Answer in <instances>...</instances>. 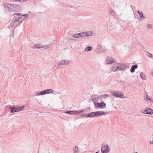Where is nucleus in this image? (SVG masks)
<instances>
[{"instance_id": "f257e3e1", "label": "nucleus", "mask_w": 153, "mask_h": 153, "mask_svg": "<svg viewBox=\"0 0 153 153\" xmlns=\"http://www.w3.org/2000/svg\"><path fill=\"white\" fill-rule=\"evenodd\" d=\"M92 35L91 32H82L79 33H76L73 35L74 38H79L81 37H85L91 36Z\"/></svg>"}, {"instance_id": "cd10ccee", "label": "nucleus", "mask_w": 153, "mask_h": 153, "mask_svg": "<svg viewBox=\"0 0 153 153\" xmlns=\"http://www.w3.org/2000/svg\"><path fill=\"white\" fill-rule=\"evenodd\" d=\"M116 29L115 28L114 29H112V30H111L110 31V33L112 35H115V33H112L113 31H116Z\"/></svg>"}, {"instance_id": "9b49d317", "label": "nucleus", "mask_w": 153, "mask_h": 153, "mask_svg": "<svg viewBox=\"0 0 153 153\" xmlns=\"http://www.w3.org/2000/svg\"><path fill=\"white\" fill-rule=\"evenodd\" d=\"M16 112H19L22 111L25 108V106L23 105L22 106H16Z\"/></svg>"}, {"instance_id": "c03bdc74", "label": "nucleus", "mask_w": 153, "mask_h": 153, "mask_svg": "<svg viewBox=\"0 0 153 153\" xmlns=\"http://www.w3.org/2000/svg\"><path fill=\"white\" fill-rule=\"evenodd\" d=\"M81 117H82V118L84 117H85V114H83L81 115Z\"/></svg>"}, {"instance_id": "f03ea898", "label": "nucleus", "mask_w": 153, "mask_h": 153, "mask_svg": "<svg viewBox=\"0 0 153 153\" xmlns=\"http://www.w3.org/2000/svg\"><path fill=\"white\" fill-rule=\"evenodd\" d=\"M105 51L104 47L102 45H98L97 48H96L95 51L97 53L99 52H103Z\"/></svg>"}, {"instance_id": "09e8293b", "label": "nucleus", "mask_w": 153, "mask_h": 153, "mask_svg": "<svg viewBox=\"0 0 153 153\" xmlns=\"http://www.w3.org/2000/svg\"><path fill=\"white\" fill-rule=\"evenodd\" d=\"M151 74H152V76L153 77V72Z\"/></svg>"}, {"instance_id": "3c124183", "label": "nucleus", "mask_w": 153, "mask_h": 153, "mask_svg": "<svg viewBox=\"0 0 153 153\" xmlns=\"http://www.w3.org/2000/svg\"><path fill=\"white\" fill-rule=\"evenodd\" d=\"M33 2H34V4H35V2H36V1H33Z\"/></svg>"}, {"instance_id": "7c9ffc66", "label": "nucleus", "mask_w": 153, "mask_h": 153, "mask_svg": "<svg viewBox=\"0 0 153 153\" xmlns=\"http://www.w3.org/2000/svg\"><path fill=\"white\" fill-rule=\"evenodd\" d=\"M66 62V60H63L61 61L60 62V64L61 65H63L65 64Z\"/></svg>"}, {"instance_id": "72a5a7b5", "label": "nucleus", "mask_w": 153, "mask_h": 153, "mask_svg": "<svg viewBox=\"0 0 153 153\" xmlns=\"http://www.w3.org/2000/svg\"><path fill=\"white\" fill-rule=\"evenodd\" d=\"M149 96L148 95H146V100H151V99L150 98H149Z\"/></svg>"}, {"instance_id": "5701e85b", "label": "nucleus", "mask_w": 153, "mask_h": 153, "mask_svg": "<svg viewBox=\"0 0 153 153\" xmlns=\"http://www.w3.org/2000/svg\"><path fill=\"white\" fill-rule=\"evenodd\" d=\"M140 75L141 77L142 78V79H146V76L145 74L143 73V72H141L140 73Z\"/></svg>"}, {"instance_id": "c756f323", "label": "nucleus", "mask_w": 153, "mask_h": 153, "mask_svg": "<svg viewBox=\"0 0 153 153\" xmlns=\"http://www.w3.org/2000/svg\"><path fill=\"white\" fill-rule=\"evenodd\" d=\"M74 152H77L78 151V147L77 146H75V147L74 148Z\"/></svg>"}, {"instance_id": "1a4fd4ad", "label": "nucleus", "mask_w": 153, "mask_h": 153, "mask_svg": "<svg viewBox=\"0 0 153 153\" xmlns=\"http://www.w3.org/2000/svg\"><path fill=\"white\" fill-rule=\"evenodd\" d=\"M106 62L107 64L112 63H114V60L111 57H108L106 59Z\"/></svg>"}, {"instance_id": "a19ab883", "label": "nucleus", "mask_w": 153, "mask_h": 153, "mask_svg": "<svg viewBox=\"0 0 153 153\" xmlns=\"http://www.w3.org/2000/svg\"><path fill=\"white\" fill-rule=\"evenodd\" d=\"M15 15H16L17 16H19V17L20 16H21V14L20 13H17L16 14H15ZM14 15H15V14H14Z\"/></svg>"}, {"instance_id": "de8ad7c7", "label": "nucleus", "mask_w": 153, "mask_h": 153, "mask_svg": "<svg viewBox=\"0 0 153 153\" xmlns=\"http://www.w3.org/2000/svg\"><path fill=\"white\" fill-rule=\"evenodd\" d=\"M65 64L68 65L69 64V62L68 61H67V62H66Z\"/></svg>"}, {"instance_id": "49530a36", "label": "nucleus", "mask_w": 153, "mask_h": 153, "mask_svg": "<svg viewBox=\"0 0 153 153\" xmlns=\"http://www.w3.org/2000/svg\"><path fill=\"white\" fill-rule=\"evenodd\" d=\"M150 143L151 144H153V140L152 141H150Z\"/></svg>"}, {"instance_id": "e433bc0d", "label": "nucleus", "mask_w": 153, "mask_h": 153, "mask_svg": "<svg viewBox=\"0 0 153 153\" xmlns=\"http://www.w3.org/2000/svg\"><path fill=\"white\" fill-rule=\"evenodd\" d=\"M147 25L148 27L149 28H152V25H150V24H149Z\"/></svg>"}, {"instance_id": "4c0bfd02", "label": "nucleus", "mask_w": 153, "mask_h": 153, "mask_svg": "<svg viewBox=\"0 0 153 153\" xmlns=\"http://www.w3.org/2000/svg\"><path fill=\"white\" fill-rule=\"evenodd\" d=\"M40 92H41V94L42 95L45 94V90H43V91H41Z\"/></svg>"}, {"instance_id": "b1692460", "label": "nucleus", "mask_w": 153, "mask_h": 153, "mask_svg": "<svg viewBox=\"0 0 153 153\" xmlns=\"http://www.w3.org/2000/svg\"><path fill=\"white\" fill-rule=\"evenodd\" d=\"M92 49V47L91 46L87 47L85 49L84 51L85 52L88 51H91Z\"/></svg>"}, {"instance_id": "412c9836", "label": "nucleus", "mask_w": 153, "mask_h": 153, "mask_svg": "<svg viewBox=\"0 0 153 153\" xmlns=\"http://www.w3.org/2000/svg\"><path fill=\"white\" fill-rule=\"evenodd\" d=\"M126 67H125V65L124 64H122V65H120V67L119 68V70H123L125 69L126 68Z\"/></svg>"}, {"instance_id": "a878e982", "label": "nucleus", "mask_w": 153, "mask_h": 153, "mask_svg": "<svg viewBox=\"0 0 153 153\" xmlns=\"http://www.w3.org/2000/svg\"><path fill=\"white\" fill-rule=\"evenodd\" d=\"M119 97H120L121 98H125V96H124L123 93L122 92H120V93H119Z\"/></svg>"}, {"instance_id": "f704fd0d", "label": "nucleus", "mask_w": 153, "mask_h": 153, "mask_svg": "<svg viewBox=\"0 0 153 153\" xmlns=\"http://www.w3.org/2000/svg\"><path fill=\"white\" fill-rule=\"evenodd\" d=\"M147 53L148 54H147L146 55L148 56L152 57L153 56V55L151 53L149 52H147Z\"/></svg>"}, {"instance_id": "423d86ee", "label": "nucleus", "mask_w": 153, "mask_h": 153, "mask_svg": "<svg viewBox=\"0 0 153 153\" xmlns=\"http://www.w3.org/2000/svg\"><path fill=\"white\" fill-rule=\"evenodd\" d=\"M4 6L5 8H7L10 10H13L14 8V4L9 3H6Z\"/></svg>"}, {"instance_id": "58836bf2", "label": "nucleus", "mask_w": 153, "mask_h": 153, "mask_svg": "<svg viewBox=\"0 0 153 153\" xmlns=\"http://www.w3.org/2000/svg\"><path fill=\"white\" fill-rule=\"evenodd\" d=\"M56 65L58 66H59L61 65L60 64V62L56 63Z\"/></svg>"}, {"instance_id": "6ab92c4d", "label": "nucleus", "mask_w": 153, "mask_h": 153, "mask_svg": "<svg viewBox=\"0 0 153 153\" xmlns=\"http://www.w3.org/2000/svg\"><path fill=\"white\" fill-rule=\"evenodd\" d=\"M119 91H117L116 92L114 91L113 92H112V94L114 96L117 97H119Z\"/></svg>"}, {"instance_id": "f8f14e48", "label": "nucleus", "mask_w": 153, "mask_h": 153, "mask_svg": "<svg viewBox=\"0 0 153 153\" xmlns=\"http://www.w3.org/2000/svg\"><path fill=\"white\" fill-rule=\"evenodd\" d=\"M12 22L10 24V25L11 27H12L14 26H17L16 21L14 17L13 19L11 21Z\"/></svg>"}, {"instance_id": "c85d7f7f", "label": "nucleus", "mask_w": 153, "mask_h": 153, "mask_svg": "<svg viewBox=\"0 0 153 153\" xmlns=\"http://www.w3.org/2000/svg\"><path fill=\"white\" fill-rule=\"evenodd\" d=\"M18 19L20 20V21H21V22L25 19V18H23L22 16H20L19 17H18Z\"/></svg>"}, {"instance_id": "37998d69", "label": "nucleus", "mask_w": 153, "mask_h": 153, "mask_svg": "<svg viewBox=\"0 0 153 153\" xmlns=\"http://www.w3.org/2000/svg\"><path fill=\"white\" fill-rule=\"evenodd\" d=\"M119 66H117V67L116 66V68H117V70L118 69H119V68H120V64L119 65Z\"/></svg>"}, {"instance_id": "5fc2aeb1", "label": "nucleus", "mask_w": 153, "mask_h": 153, "mask_svg": "<svg viewBox=\"0 0 153 153\" xmlns=\"http://www.w3.org/2000/svg\"><path fill=\"white\" fill-rule=\"evenodd\" d=\"M135 153H137V152H136Z\"/></svg>"}, {"instance_id": "8fccbe9b", "label": "nucleus", "mask_w": 153, "mask_h": 153, "mask_svg": "<svg viewBox=\"0 0 153 153\" xmlns=\"http://www.w3.org/2000/svg\"><path fill=\"white\" fill-rule=\"evenodd\" d=\"M27 1V0H23V1Z\"/></svg>"}, {"instance_id": "4be33fe9", "label": "nucleus", "mask_w": 153, "mask_h": 153, "mask_svg": "<svg viewBox=\"0 0 153 153\" xmlns=\"http://www.w3.org/2000/svg\"><path fill=\"white\" fill-rule=\"evenodd\" d=\"M108 96V95L107 94H102L100 96V97L102 99H106Z\"/></svg>"}, {"instance_id": "a211bd4d", "label": "nucleus", "mask_w": 153, "mask_h": 153, "mask_svg": "<svg viewBox=\"0 0 153 153\" xmlns=\"http://www.w3.org/2000/svg\"><path fill=\"white\" fill-rule=\"evenodd\" d=\"M111 70V71H117V68H116V65H114L111 67L110 68Z\"/></svg>"}, {"instance_id": "864d4df0", "label": "nucleus", "mask_w": 153, "mask_h": 153, "mask_svg": "<svg viewBox=\"0 0 153 153\" xmlns=\"http://www.w3.org/2000/svg\"><path fill=\"white\" fill-rule=\"evenodd\" d=\"M95 153H99L98 152H95Z\"/></svg>"}, {"instance_id": "393cba45", "label": "nucleus", "mask_w": 153, "mask_h": 153, "mask_svg": "<svg viewBox=\"0 0 153 153\" xmlns=\"http://www.w3.org/2000/svg\"><path fill=\"white\" fill-rule=\"evenodd\" d=\"M15 19L16 20V24L17 25H18L19 24H20L21 22V21H20L18 19V17L17 16H15Z\"/></svg>"}, {"instance_id": "7ed1b4c3", "label": "nucleus", "mask_w": 153, "mask_h": 153, "mask_svg": "<svg viewBox=\"0 0 153 153\" xmlns=\"http://www.w3.org/2000/svg\"><path fill=\"white\" fill-rule=\"evenodd\" d=\"M37 48V49H40L42 48H45L47 49L48 48H50V46L49 45H47L45 46H43L41 44H35L33 46V48Z\"/></svg>"}, {"instance_id": "ddd939ff", "label": "nucleus", "mask_w": 153, "mask_h": 153, "mask_svg": "<svg viewBox=\"0 0 153 153\" xmlns=\"http://www.w3.org/2000/svg\"><path fill=\"white\" fill-rule=\"evenodd\" d=\"M137 67L138 65L137 64L132 65L130 69L131 72L132 73L134 72L135 71V69L137 68Z\"/></svg>"}, {"instance_id": "4468645a", "label": "nucleus", "mask_w": 153, "mask_h": 153, "mask_svg": "<svg viewBox=\"0 0 153 153\" xmlns=\"http://www.w3.org/2000/svg\"><path fill=\"white\" fill-rule=\"evenodd\" d=\"M90 109V107H88L87 108L82 110L78 112H79V113H85L88 112Z\"/></svg>"}, {"instance_id": "dca6fc26", "label": "nucleus", "mask_w": 153, "mask_h": 153, "mask_svg": "<svg viewBox=\"0 0 153 153\" xmlns=\"http://www.w3.org/2000/svg\"><path fill=\"white\" fill-rule=\"evenodd\" d=\"M45 94H49L50 93H53V91L51 89H47L45 90Z\"/></svg>"}, {"instance_id": "39448f33", "label": "nucleus", "mask_w": 153, "mask_h": 153, "mask_svg": "<svg viewBox=\"0 0 153 153\" xmlns=\"http://www.w3.org/2000/svg\"><path fill=\"white\" fill-rule=\"evenodd\" d=\"M142 112L148 114L152 115L153 114V110L150 108H147L144 111H142Z\"/></svg>"}, {"instance_id": "20e7f679", "label": "nucleus", "mask_w": 153, "mask_h": 153, "mask_svg": "<svg viewBox=\"0 0 153 153\" xmlns=\"http://www.w3.org/2000/svg\"><path fill=\"white\" fill-rule=\"evenodd\" d=\"M110 149L108 145L104 146L101 149V153H107L109 152Z\"/></svg>"}, {"instance_id": "ea45409f", "label": "nucleus", "mask_w": 153, "mask_h": 153, "mask_svg": "<svg viewBox=\"0 0 153 153\" xmlns=\"http://www.w3.org/2000/svg\"><path fill=\"white\" fill-rule=\"evenodd\" d=\"M98 103V102H94V105L96 108V106H97V105Z\"/></svg>"}, {"instance_id": "aec40b11", "label": "nucleus", "mask_w": 153, "mask_h": 153, "mask_svg": "<svg viewBox=\"0 0 153 153\" xmlns=\"http://www.w3.org/2000/svg\"><path fill=\"white\" fill-rule=\"evenodd\" d=\"M99 116L106 115L107 114V112H103L102 111H99Z\"/></svg>"}, {"instance_id": "79ce46f5", "label": "nucleus", "mask_w": 153, "mask_h": 153, "mask_svg": "<svg viewBox=\"0 0 153 153\" xmlns=\"http://www.w3.org/2000/svg\"><path fill=\"white\" fill-rule=\"evenodd\" d=\"M137 12L138 13V14L140 15V16L141 15V14L143 13V12H140L139 11H137Z\"/></svg>"}, {"instance_id": "bb28decb", "label": "nucleus", "mask_w": 153, "mask_h": 153, "mask_svg": "<svg viewBox=\"0 0 153 153\" xmlns=\"http://www.w3.org/2000/svg\"><path fill=\"white\" fill-rule=\"evenodd\" d=\"M145 19V17L144 15H143V13H142L140 15V19L141 20H143Z\"/></svg>"}, {"instance_id": "473e14b6", "label": "nucleus", "mask_w": 153, "mask_h": 153, "mask_svg": "<svg viewBox=\"0 0 153 153\" xmlns=\"http://www.w3.org/2000/svg\"><path fill=\"white\" fill-rule=\"evenodd\" d=\"M93 112L88 113V116H89V118H92L93 117Z\"/></svg>"}, {"instance_id": "a18cd8bd", "label": "nucleus", "mask_w": 153, "mask_h": 153, "mask_svg": "<svg viewBox=\"0 0 153 153\" xmlns=\"http://www.w3.org/2000/svg\"><path fill=\"white\" fill-rule=\"evenodd\" d=\"M85 114V117H89L88 113Z\"/></svg>"}, {"instance_id": "2eb2a0df", "label": "nucleus", "mask_w": 153, "mask_h": 153, "mask_svg": "<svg viewBox=\"0 0 153 153\" xmlns=\"http://www.w3.org/2000/svg\"><path fill=\"white\" fill-rule=\"evenodd\" d=\"M9 109H10L11 111L10 112H11L12 113H15L16 112V106L15 107L14 106L11 107L10 106L9 107Z\"/></svg>"}, {"instance_id": "2f4dec72", "label": "nucleus", "mask_w": 153, "mask_h": 153, "mask_svg": "<svg viewBox=\"0 0 153 153\" xmlns=\"http://www.w3.org/2000/svg\"><path fill=\"white\" fill-rule=\"evenodd\" d=\"M35 95L36 96L42 95L40 91H38L35 93Z\"/></svg>"}, {"instance_id": "0eeeda50", "label": "nucleus", "mask_w": 153, "mask_h": 153, "mask_svg": "<svg viewBox=\"0 0 153 153\" xmlns=\"http://www.w3.org/2000/svg\"><path fill=\"white\" fill-rule=\"evenodd\" d=\"M106 107V104L103 101H102L100 103H98L96 108H105Z\"/></svg>"}, {"instance_id": "f3484780", "label": "nucleus", "mask_w": 153, "mask_h": 153, "mask_svg": "<svg viewBox=\"0 0 153 153\" xmlns=\"http://www.w3.org/2000/svg\"><path fill=\"white\" fill-rule=\"evenodd\" d=\"M93 117L99 116V111L93 112Z\"/></svg>"}, {"instance_id": "c9c22d12", "label": "nucleus", "mask_w": 153, "mask_h": 153, "mask_svg": "<svg viewBox=\"0 0 153 153\" xmlns=\"http://www.w3.org/2000/svg\"><path fill=\"white\" fill-rule=\"evenodd\" d=\"M22 16L23 17H25V18H27L28 16V15L27 14H24L22 15Z\"/></svg>"}, {"instance_id": "9d476101", "label": "nucleus", "mask_w": 153, "mask_h": 153, "mask_svg": "<svg viewBox=\"0 0 153 153\" xmlns=\"http://www.w3.org/2000/svg\"><path fill=\"white\" fill-rule=\"evenodd\" d=\"M108 14L109 15L115 17L116 15V13L115 11L112 9L109 10L108 11Z\"/></svg>"}, {"instance_id": "6e6552de", "label": "nucleus", "mask_w": 153, "mask_h": 153, "mask_svg": "<svg viewBox=\"0 0 153 153\" xmlns=\"http://www.w3.org/2000/svg\"><path fill=\"white\" fill-rule=\"evenodd\" d=\"M65 113L67 114H69L71 115H76L79 114V112L77 111H65Z\"/></svg>"}, {"instance_id": "603ef678", "label": "nucleus", "mask_w": 153, "mask_h": 153, "mask_svg": "<svg viewBox=\"0 0 153 153\" xmlns=\"http://www.w3.org/2000/svg\"><path fill=\"white\" fill-rule=\"evenodd\" d=\"M74 153H78L77 152H74Z\"/></svg>"}]
</instances>
